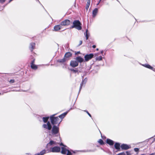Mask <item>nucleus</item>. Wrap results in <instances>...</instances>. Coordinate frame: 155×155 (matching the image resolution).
I'll return each instance as SVG.
<instances>
[{
	"mask_svg": "<svg viewBox=\"0 0 155 155\" xmlns=\"http://www.w3.org/2000/svg\"><path fill=\"white\" fill-rule=\"evenodd\" d=\"M99 143H100L101 144H104V142L102 140L100 139L98 141Z\"/></svg>",
	"mask_w": 155,
	"mask_h": 155,
	"instance_id": "nucleus-29",
	"label": "nucleus"
},
{
	"mask_svg": "<svg viewBox=\"0 0 155 155\" xmlns=\"http://www.w3.org/2000/svg\"><path fill=\"white\" fill-rule=\"evenodd\" d=\"M96 55H98V54H96Z\"/></svg>",
	"mask_w": 155,
	"mask_h": 155,
	"instance_id": "nucleus-47",
	"label": "nucleus"
},
{
	"mask_svg": "<svg viewBox=\"0 0 155 155\" xmlns=\"http://www.w3.org/2000/svg\"><path fill=\"white\" fill-rule=\"evenodd\" d=\"M67 113H64L59 116V117L61 119L64 118L67 114Z\"/></svg>",
	"mask_w": 155,
	"mask_h": 155,
	"instance_id": "nucleus-21",
	"label": "nucleus"
},
{
	"mask_svg": "<svg viewBox=\"0 0 155 155\" xmlns=\"http://www.w3.org/2000/svg\"><path fill=\"white\" fill-rule=\"evenodd\" d=\"M78 65V61L76 60H72L71 61L70 65L72 67H77Z\"/></svg>",
	"mask_w": 155,
	"mask_h": 155,
	"instance_id": "nucleus-6",
	"label": "nucleus"
},
{
	"mask_svg": "<svg viewBox=\"0 0 155 155\" xmlns=\"http://www.w3.org/2000/svg\"><path fill=\"white\" fill-rule=\"evenodd\" d=\"M126 153H127V155H131L130 153L129 152L127 151L126 152Z\"/></svg>",
	"mask_w": 155,
	"mask_h": 155,
	"instance_id": "nucleus-36",
	"label": "nucleus"
},
{
	"mask_svg": "<svg viewBox=\"0 0 155 155\" xmlns=\"http://www.w3.org/2000/svg\"><path fill=\"white\" fill-rule=\"evenodd\" d=\"M13 0H10V1H9V2H10L11 1H12Z\"/></svg>",
	"mask_w": 155,
	"mask_h": 155,
	"instance_id": "nucleus-43",
	"label": "nucleus"
},
{
	"mask_svg": "<svg viewBox=\"0 0 155 155\" xmlns=\"http://www.w3.org/2000/svg\"><path fill=\"white\" fill-rule=\"evenodd\" d=\"M101 1V0H100V2Z\"/></svg>",
	"mask_w": 155,
	"mask_h": 155,
	"instance_id": "nucleus-48",
	"label": "nucleus"
},
{
	"mask_svg": "<svg viewBox=\"0 0 155 155\" xmlns=\"http://www.w3.org/2000/svg\"><path fill=\"white\" fill-rule=\"evenodd\" d=\"M98 9L95 8L93 11L92 15L93 17H94L96 15L98 12Z\"/></svg>",
	"mask_w": 155,
	"mask_h": 155,
	"instance_id": "nucleus-14",
	"label": "nucleus"
},
{
	"mask_svg": "<svg viewBox=\"0 0 155 155\" xmlns=\"http://www.w3.org/2000/svg\"><path fill=\"white\" fill-rule=\"evenodd\" d=\"M70 21L68 19H66L61 23V26H66L69 25L70 24Z\"/></svg>",
	"mask_w": 155,
	"mask_h": 155,
	"instance_id": "nucleus-9",
	"label": "nucleus"
},
{
	"mask_svg": "<svg viewBox=\"0 0 155 155\" xmlns=\"http://www.w3.org/2000/svg\"><path fill=\"white\" fill-rule=\"evenodd\" d=\"M155 155V153H150V154H149V155Z\"/></svg>",
	"mask_w": 155,
	"mask_h": 155,
	"instance_id": "nucleus-39",
	"label": "nucleus"
},
{
	"mask_svg": "<svg viewBox=\"0 0 155 155\" xmlns=\"http://www.w3.org/2000/svg\"><path fill=\"white\" fill-rule=\"evenodd\" d=\"M35 44L34 43H30V45L29 46L30 49L32 51L33 49L35 48Z\"/></svg>",
	"mask_w": 155,
	"mask_h": 155,
	"instance_id": "nucleus-13",
	"label": "nucleus"
},
{
	"mask_svg": "<svg viewBox=\"0 0 155 155\" xmlns=\"http://www.w3.org/2000/svg\"><path fill=\"white\" fill-rule=\"evenodd\" d=\"M42 127L48 130H50L52 128L51 125L49 122H48L46 124H43Z\"/></svg>",
	"mask_w": 155,
	"mask_h": 155,
	"instance_id": "nucleus-5",
	"label": "nucleus"
},
{
	"mask_svg": "<svg viewBox=\"0 0 155 155\" xmlns=\"http://www.w3.org/2000/svg\"><path fill=\"white\" fill-rule=\"evenodd\" d=\"M36 0L37 1H38L39 3H40V2H39V1L38 0Z\"/></svg>",
	"mask_w": 155,
	"mask_h": 155,
	"instance_id": "nucleus-42",
	"label": "nucleus"
},
{
	"mask_svg": "<svg viewBox=\"0 0 155 155\" xmlns=\"http://www.w3.org/2000/svg\"><path fill=\"white\" fill-rule=\"evenodd\" d=\"M9 82L10 83H13L14 82H15V81L13 79H12V80H11L10 81H9Z\"/></svg>",
	"mask_w": 155,
	"mask_h": 155,
	"instance_id": "nucleus-31",
	"label": "nucleus"
},
{
	"mask_svg": "<svg viewBox=\"0 0 155 155\" xmlns=\"http://www.w3.org/2000/svg\"><path fill=\"white\" fill-rule=\"evenodd\" d=\"M82 41H80L79 45H81L82 44Z\"/></svg>",
	"mask_w": 155,
	"mask_h": 155,
	"instance_id": "nucleus-38",
	"label": "nucleus"
},
{
	"mask_svg": "<svg viewBox=\"0 0 155 155\" xmlns=\"http://www.w3.org/2000/svg\"><path fill=\"white\" fill-rule=\"evenodd\" d=\"M90 34H89L87 30L86 32V40H87Z\"/></svg>",
	"mask_w": 155,
	"mask_h": 155,
	"instance_id": "nucleus-26",
	"label": "nucleus"
},
{
	"mask_svg": "<svg viewBox=\"0 0 155 155\" xmlns=\"http://www.w3.org/2000/svg\"><path fill=\"white\" fill-rule=\"evenodd\" d=\"M84 111L85 112H86L87 114L90 117H91V114L88 112L87 111V110H85Z\"/></svg>",
	"mask_w": 155,
	"mask_h": 155,
	"instance_id": "nucleus-32",
	"label": "nucleus"
},
{
	"mask_svg": "<svg viewBox=\"0 0 155 155\" xmlns=\"http://www.w3.org/2000/svg\"><path fill=\"white\" fill-rule=\"evenodd\" d=\"M122 149L127 150L129 149L130 147L127 145L126 144H123L120 146Z\"/></svg>",
	"mask_w": 155,
	"mask_h": 155,
	"instance_id": "nucleus-11",
	"label": "nucleus"
},
{
	"mask_svg": "<svg viewBox=\"0 0 155 155\" xmlns=\"http://www.w3.org/2000/svg\"><path fill=\"white\" fill-rule=\"evenodd\" d=\"M5 0H0V2L3 3L5 2Z\"/></svg>",
	"mask_w": 155,
	"mask_h": 155,
	"instance_id": "nucleus-34",
	"label": "nucleus"
},
{
	"mask_svg": "<svg viewBox=\"0 0 155 155\" xmlns=\"http://www.w3.org/2000/svg\"><path fill=\"white\" fill-rule=\"evenodd\" d=\"M61 26L60 25H57L54 26V29L55 31H58L61 28Z\"/></svg>",
	"mask_w": 155,
	"mask_h": 155,
	"instance_id": "nucleus-12",
	"label": "nucleus"
},
{
	"mask_svg": "<svg viewBox=\"0 0 155 155\" xmlns=\"http://www.w3.org/2000/svg\"><path fill=\"white\" fill-rule=\"evenodd\" d=\"M61 146L62 145L64 147H61V153L63 154H66V155H72V152L73 153H75V152L73 150L69 151L68 149L66 148L67 146H64L62 143H61L60 144Z\"/></svg>",
	"mask_w": 155,
	"mask_h": 155,
	"instance_id": "nucleus-1",
	"label": "nucleus"
},
{
	"mask_svg": "<svg viewBox=\"0 0 155 155\" xmlns=\"http://www.w3.org/2000/svg\"><path fill=\"white\" fill-rule=\"evenodd\" d=\"M139 149L138 148H135L134 149V150L135 152H138L139 151Z\"/></svg>",
	"mask_w": 155,
	"mask_h": 155,
	"instance_id": "nucleus-33",
	"label": "nucleus"
},
{
	"mask_svg": "<svg viewBox=\"0 0 155 155\" xmlns=\"http://www.w3.org/2000/svg\"><path fill=\"white\" fill-rule=\"evenodd\" d=\"M31 68L34 70H36V69H37L38 68L37 66L35 64H31Z\"/></svg>",
	"mask_w": 155,
	"mask_h": 155,
	"instance_id": "nucleus-23",
	"label": "nucleus"
},
{
	"mask_svg": "<svg viewBox=\"0 0 155 155\" xmlns=\"http://www.w3.org/2000/svg\"><path fill=\"white\" fill-rule=\"evenodd\" d=\"M72 55L71 53L70 52H68L66 53L64 55V57L68 58L71 56Z\"/></svg>",
	"mask_w": 155,
	"mask_h": 155,
	"instance_id": "nucleus-19",
	"label": "nucleus"
},
{
	"mask_svg": "<svg viewBox=\"0 0 155 155\" xmlns=\"http://www.w3.org/2000/svg\"><path fill=\"white\" fill-rule=\"evenodd\" d=\"M46 150H44L41 151L40 153H37L35 155H43L45 153Z\"/></svg>",
	"mask_w": 155,
	"mask_h": 155,
	"instance_id": "nucleus-22",
	"label": "nucleus"
},
{
	"mask_svg": "<svg viewBox=\"0 0 155 155\" xmlns=\"http://www.w3.org/2000/svg\"><path fill=\"white\" fill-rule=\"evenodd\" d=\"M92 47H93V48H96V45H93V46Z\"/></svg>",
	"mask_w": 155,
	"mask_h": 155,
	"instance_id": "nucleus-40",
	"label": "nucleus"
},
{
	"mask_svg": "<svg viewBox=\"0 0 155 155\" xmlns=\"http://www.w3.org/2000/svg\"><path fill=\"white\" fill-rule=\"evenodd\" d=\"M107 143L110 145H113L114 143V141L113 140L108 139L107 140Z\"/></svg>",
	"mask_w": 155,
	"mask_h": 155,
	"instance_id": "nucleus-15",
	"label": "nucleus"
},
{
	"mask_svg": "<svg viewBox=\"0 0 155 155\" xmlns=\"http://www.w3.org/2000/svg\"><path fill=\"white\" fill-rule=\"evenodd\" d=\"M87 78H85L84 79V81H82V82H81V84L80 87V90L81 89L82 86V85H83V83H84V81H85V83H86V82L87 81Z\"/></svg>",
	"mask_w": 155,
	"mask_h": 155,
	"instance_id": "nucleus-25",
	"label": "nucleus"
},
{
	"mask_svg": "<svg viewBox=\"0 0 155 155\" xmlns=\"http://www.w3.org/2000/svg\"><path fill=\"white\" fill-rule=\"evenodd\" d=\"M55 142H54L52 140H51L47 144V145L48 146H51L53 144H55Z\"/></svg>",
	"mask_w": 155,
	"mask_h": 155,
	"instance_id": "nucleus-20",
	"label": "nucleus"
},
{
	"mask_svg": "<svg viewBox=\"0 0 155 155\" xmlns=\"http://www.w3.org/2000/svg\"><path fill=\"white\" fill-rule=\"evenodd\" d=\"M103 52H104L103 51H102L101 52V54H102Z\"/></svg>",
	"mask_w": 155,
	"mask_h": 155,
	"instance_id": "nucleus-41",
	"label": "nucleus"
},
{
	"mask_svg": "<svg viewBox=\"0 0 155 155\" xmlns=\"http://www.w3.org/2000/svg\"><path fill=\"white\" fill-rule=\"evenodd\" d=\"M75 60H77V61H78V63H81L84 61V59L80 56L76 57L75 58Z\"/></svg>",
	"mask_w": 155,
	"mask_h": 155,
	"instance_id": "nucleus-10",
	"label": "nucleus"
},
{
	"mask_svg": "<svg viewBox=\"0 0 155 155\" xmlns=\"http://www.w3.org/2000/svg\"><path fill=\"white\" fill-rule=\"evenodd\" d=\"M60 151V148L58 147L55 146L51 148L49 150L48 152L58 153Z\"/></svg>",
	"mask_w": 155,
	"mask_h": 155,
	"instance_id": "nucleus-4",
	"label": "nucleus"
},
{
	"mask_svg": "<svg viewBox=\"0 0 155 155\" xmlns=\"http://www.w3.org/2000/svg\"><path fill=\"white\" fill-rule=\"evenodd\" d=\"M73 25L71 27V28H75L78 30H81L82 28L81 24L78 20H75L73 22Z\"/></svg>",
	"mask_w": 155,
	"mask_h": 155,
	"instance_id": "nucleus-2",
	"label": "nucleus"
},
{
	"mask_svg": "<svg viewBox=\"0 0 155 155\" xmlns=\"http://www.w3.org/2000/svg\"><path fill=\"white\" fill-rule=\"evenodd\" d=\"M94 56L93 54H86L84 56L85 61H87L91 59Z\"/></svg>",
	"mask_w": 155,
	"mask_h": 155,
	"instance_id": "nucleus-7",
	"label": "nucleus"
},
{
	"mask_svg": "<svg viewBox=\"0 0 155 155\" xmlns=\"http://www.w3.org/2000/svg\"><path fill=\"white\" fill-rule=\"evenodd\" d=\"M72 71H73L75 73L78 72V71L77 70L73 69V70H72Z\"/></svg>",
	"mask_w": 155,
	"mask_h": 155,
	"instance_id": "nucleus-37",
	"label": "nucleus"
},
{
	"mask_svg": "<svg viewBox=\"0 0 155 155\" xmlns=\"http://www.w3.org/2000/svg\"><path fill=\"white\" fill-rule=\"evenodd\" d=\"M54 115H53L50 117L51 123L53 125L56 124H59L61 122V120H60L58 117H54Z\"/></svg>",
	"mask_w": 155,
	"mask_h": 155,
	"instance_id": "nucleus-3",
	"label": "nucleus"
},
{
	"mask_svg": "<svg viewBox=\"0 0 155 155\" xmlns=\"http://www.w3.org/2000/svg\"><path fill=\"white\" fill-rule=\"evenodd\" d=\"M80 53V52H77V54H78V53Z\"/></svg>",
	"mask_w": 155,
	"mask_h": 155,
	"instance_id": "nucleus-45",
	"label": "nucleus"
},
{
	"mask_svg": "<svg viewBox=\"0 0 155 155\" xmlns=\"http://www.w3.org/2000/svg\"><path fill=\"white\" fill-rule=\"evenodd\" d=\"M99 3H100V2H99V3H97V5H98Z\"/></svg>",
	"mask_w": 155,
	"mask_h": 155,
	"instance_id": "nucleus-46",
	"label": "nucleus"
},
{
	"mask_svg": "<svg viewBox=\"0 0 155 155\" xmlns=\"http://www.w3.org/2000/svg\"><path fill=\"white\" fill-rule=\"evenodd\" d=\"M117 155H126V154L124 152H123L121 153H120Z\"/></svg>",
	"mask_w": 155,
	"mask_h": 155,
	"instance_id": "nucleus-30",
	"label": "nucleus"
},
{
	"mask_svg": "<svg viewBox=\"0 0 155 155\" xmlns=\"http://www.w3.org/2000/svg\"><path fill=\"white\" fill-rule=\"evenodd\" d=\"M114 147L115 148L119 150L120 149V144L118 143H116L114 145Z\"/></svg>",
	"mask_w": 155,
	"mask_h": 155,
	"instance_id": "nucleus-17",
	"label": "nucleus"
},
{
	"mask_svg": "<svg viewBox=\"0 0 155 155\" xmlns=\"http://www.w3.org/2000/svg\"><path fill=\"white\" fill-rule=\"evenodd\" d=\"M65 58H64L62 59H61V60H58V61L60 62H65Z\"/></svg>",
	"mask_w": 155,
	"mask_h": 155,
	"instance_id": "nucleus-28",
	"label": "nucleus"
},
{
	"mask_svg": "<svg viewBox=\"0 0 155 155\" xmlns=\"http://www.w3.org/2000/svg\"><path fill=\"white\" fill-rule=\"evenodd\" d=\"M52 133L53 134H56L59 132V128L57 126L54 125L52 128Z\"/></svg>",
	"mask_w": 155,
	"mask_h": 155,
	"instance_id": "nucleus-8",
	"label": "nucleus"
},
{
	"mask_svg": "<svg viewBox=\"0 0 155 155\" xmlns=\"http://www.w3.org/2000/svg\"><path fill=\"white\" fill-rule=\"evenodd\" d=\"M49 118V117H43L42 118V119H43V122L44 123L47 122Z\"/></svg>",
	"mask_w": 155,
	"mask_h": 155,
	"instance_id": "nucleus-24",
	"label": "nucleus"
},
{
	"mask_svg": "<svg viewBox=\"0 0 155 155\" xmlns=\"http://www.w3.org/2000/svg\"><path fill=\"white\" fill-rule=\"evenodd\" d=\"M102 58L101 56H100L96 58V60L97 61H101L102 60Z\"/></svg>",
	"mask_w": 155,
	"mask_h": 155,
	"instance_id": "nucleus-27",
	"label": "nucleus"
},
{
	"mask_svg": "<svg viewBox=\"0 0 155 155\" xmlns=\"http://www.w3.org/2000/svg\"><path fill=\"white\" fill-rule=\"evenodd\" d=\"M143 65L147 68L151 69L154 71V70H153V68L148 64H145L144 65Z\"/></svg>",
	"mask_w": 155,
	"mask_h": 155,
	"instance_id": "nucleus-16",
	"label": "nucleus"
},
{
	"mask_svg": "<svg viewBox=\"0 0 155 155\" xmlns=\"http://www.w3.org/2000/svg\"><path fill=\"white\" fill-rule=\"evenodd\" d=\"M96 50H97V51H98V48H97Z\"/></svg>",
	"mask_w": 155,
	"mask_h": 155,
	"instance_id": "nucleus-44",
	"label": "nucleus"
},
{
	"mask_svg": "<svg viewBox=\"0 0 155 155\" xmlns=\"http://www.w3.org/2000/svg\"><path fill=\"white\" fill-rule=\"evenodd\" d=\"M91 2V0H88L86 4V9L87 10L88 9V8L90 5V4Z\"/></svg>",
	"mask_w": 155,
	"mask_h": 155,
	"instance_id": "nucleus-18",
	"label": "nucleus"
},
{
	"mask_svg": "<svg viewBox=\"0 0 155 155\" xmlns=\"http://www.w3.org/2000/svg\"><path fill=\"white\" fill-rule=\"evenodd\" d=\"M35 59H34L31 62V64H34Z\"/></svg>",
	"mask_w": 155,
	"mask_h": 155,
	"instance_id": "nucleus-35",
	"label": "nucleus"
}]
</instances>
